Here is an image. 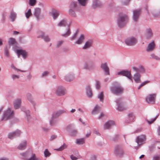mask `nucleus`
Instances as JSON below:
<instances>
[{
    "label": "nucleus",
    "instance_id": "f704fd0d",
    "mask_svg": "<svg viewBox=\"0 0 160 160\" xmlns=\"http://www.w3.org/2000/svg\"><path fill=\"white\" fill-rule=\"evenodd\" d=\"M103 97L104 95L103 92H102L101 93L98 95V98L99 99L100 101L103 102Z\"/></svg>",
    "mask_w": 160,
    "mask_h": 160
},
{
    "label": "nucleus",
    "instance_id": "a19ab883",
    "mask_svg": "<svg viewBox=\"0 0 160 160\" xmlns=\"http://www.w3.org/2000/svg\"><path fill=\"white\" fill-rule=\"evenodd\" d=\"M77 2H73L71 4V8L74 9L77 7Z\"/></svg>",
    "mask_w": 160,
    "mask_h": 160
},
{
    "label": "nucleus",
    "instance_id": "de8ad7c7",
    "mask_svg": "<svg viewBox=\"0 0 160 160\" xmlns=\"http://www.w3.org/2000/svg\"><path fill=\"white\" fill-rule=\"evenodd\" d=\"M130 0H122V2L124 5H126L129 2Z\"/></svg>",
    "mask_w": 160,
    "mask_h": 160
},
{
    "label": "nucleus",
    "instance_id": "f03ea898",
    "mask_svg": "<svg viewBox=\"0 0 160 160\" xmlns=\"http://www.w3.org/2000/svg\"><path fill=\"white\" fill-rule=\"evenodd\" d=\"M128 20V17L126 15H120L118 20V23L119 27L124 26Z\"/></svg>",
    "mask_w": 160,
    "mask_h": 160
},
{
    "label": "nucleus",
    "instance_id": "09e8293b",
    "mask_svg": "<svg viewBox=\"0 0 160 160\" xmlns=\"http://www.w3.org/2000/svg\"><path fill=\"white\" fill-rule=\"evenodd\" d=\"M69 13L70 15L73 17H75V14L74 12L71 9L70 10Z\"/></svg>",
    "mask_w": 160,
    "mask_h": 160
},
{
    "label": "nucleus",
    "instance_id": "58836bf2",
    "mask_svg": "<svg viewBox=\"0 0 160 160\" xmlns=\"http://www.w3.org/2000/svg\"><path fill=\"white\" fill-rule=\"evenodd\" d=\"M67 147V145L64 144L63 145L61 146V147L57 149V151H61L63 150L64 149L66 148Z\"/></svg>",
    "mask_w": 160,
    "mask_h": 160
},
{
    "label": "nucleus",
    "instance_id": "20e7f679",
    "mask_svg": "<svg viewBox=\"0 0 160 160\" xmlns=\"http://www.w3.org/2000/svg\"><path fill=\"white\" fill-rule=\"evenodd\" d=\"M125 42L127 45L132 46L134 45L136 43L137 40L134 37H129L127 38Z\"/></svg>",
    "mask_w": 160,
    "mask_h": 160
},
{
    "label": "nucleus",
    "instance_id": "473e14b6",
    "mask_svg": "<svg viewBox=\"0 0 160 160\" xmlns=\"http://www.w3.org/2000/svg\"><path fill=\"white\" fill-rule=\"evenodd\" d=\"M28 160H41L40 158L37 157L34 154H32L31 157Z\"/></svg>",
    "mask_w": 160,
    "mask_h": 160
},
{
    "label": "nucleus",
    "instance_id": "b1692460",
    "mask_svg": "<svg viewBox=\"0 0 160 160\" xmlns=\"http://www.w3.org/2000/svg\"><path fill=\"white\" fill-rule=\"evenodd\" d=\"M65 112V111L64 110H59L53 114L52 118H57L59 116L60 114Z\"/></svg>",
    "mask_w": 160,
    "mask_h": 160
},
{
    "label": "nucleus",
    "instance_id": "423d86ee",
    "mask_svg": "<svg viewBox=\"0 0 160 160\" xmlns=\"http://www.w3.org/2000/svg\"><path fill=\"white\" fill-rule=\"evenodd\" d=\"M117 74L118 75H120L123 76H126L129 79L132 80V76L130 71L123 70L118 72Z\"/></svg>",
    "mask_w": 160,
    "mask_h": 160
},
{
    "label": "nucleus",
    "instance_id": "37998d69",
    "mask_svg": "<svg viewBox=\"0 0 160 160\" xmlns=\"http://www.w3.org/2000/svg\"><path fill=\"white\" fill-rule=\"evenodd\" d=\"M31 15L32 13L31 9H29L28 12L26 13V17L27 18H28Z\"/></svg>",
    "mask_w": 160,
    "mask_h": 160
},
{
    "label": "nucleus",
    "instance_id": "c85d7f7f",
    "mask_svg": "<svg viewBox=\"0 0 160 160\" xmlns=\"http://www.w3.org/2000/svg\"><path fill=\"white\" fill-rule=\"evenodd\" d=\"M52 14L54 19H55L59 15L58 12L55 10H52Z\"/></svg>",
    "mask_w": 160,
    "mask_h": 160
},
{
    "label": "nucleus",
    "instance_id": "4be33fe9",
    "mask_svg": "<svg viewBox=\"0 0 160 160\" xmlns=\"http://www.w3.org/2000/svg\"><path fill=\"white\" fill-rule=\"evenodd\" d=\"M86 93L88 96L91 98L92 96V92L89 86H88L86 88Z\"/></svg>",
    "mask_w": 160,
    "mask_h": 160
},
{
    "label": "nucleus",
    "instance_id": "f8f14e48",
    "mask_svg": "<svg viewBox=\"0 0 160 160\" xmlns=\"http://www.w3.org/2000/svg\"><path fill=\"white\" fill-rule=\"evenodd\" d=\"M135 116L132 113H130L128 114L127 118L125 120V122L127 123H129L132 122Z\"/></svg>",
    "mask_w": 160,
    "mask_h": 160
},
{
    "label": "nucleus",
    "instance_id": "7c9ffc66",
    "mask_svg": "<svg viewBox=\"0 0 160 160\" xmlns=\"http://www.w3.org/2000/svg\"><path fill=\"white\" fill-rule=\"evenodd\" d=\"M88 0H78L79 3L82 6H85Z\"/></svg>",
    "mask_w": 160,
    "mask_h": 160
},
{
    "label": "nucleus",
    "instance_id": "bf43d9fd",
    "mask_svg": "<svg viewBox=\"0 0 160 160\" xmlns=\"http://www.w3.org/2000/svg\"><path fill=\"white\" fill-rule=\"evenodd\" d=\"M100 87L99 82L98 81H97L96 88L97 89H98Z\"/></svg>",
    "mask_w": 160,
    "mask_h": 160
},
{
    "label": "nucleus",
    "instance_id": "69168bd1",
    "mask_svg": "<svg viewBox=\"0 0 160 160\" xmlns=\"http://www.w3.org/2000/svg\"><path fill=\"white\" fill-rule=\"evenodd\" d=\"M77 132V131L75 130H73V132L72 133V135L74 136L75 135V134Z\"/></svg>",
    "mask_w": 160,
    "mask_h": 160
},
{
    "label": "nucleus",
    "instance_id": "680f3d73",
    "mask_svg": "<svg viewBox=\"0 0 160 160\" xmlns=\"http://www.w3.org/2000/svg\"><path fill=\"white\" fill-rule=\"evenodd\" d=\"M56 137V136L55 135H53L52 136H51L50 138V140L51 141L53 140Z\"/></svg>",
    "mask_w": 160,
    "mask_h": 160
},
{
    "label": "nucleus",
    "instance_id": "9d476101",
    "mask_svg": "<svg viewBox=\"0 0 160 160\" xmlns=\"http://www.w3.org/2000/svg\"><path fill=\"white\" fill-rule=\"evenodd\" d=\"M101 68L105 72L106 75H109V68L107 66V63L106 62L102 63L101 66Z\"/></svg>",
    "mask_w": 160,
    "mask_h": 160
},
{
    "label": "nucleus",
    "instance_id": "338daca9",
    "mask_svg": "<svg viewBox=\"0 0 160 160\" xmlns=\"http://www.w3.org/2000/svg\"><path fill=\"white\" fill-rule=\"evenodd\" d=\"M104 116V114L102 113H101L100 114V116H99L98 118V119H100L102 118Z\"/></svg>",
    "mask_w": 160,
    "mask_h": 160
},
{
    "label": "nucleus",
    "instance_id": "393cba45",
    "mask_svg": "<svg viewBox=\"0 0 160 160\" xmlns=\"http://www.w3.org/2000/svg\"><path fill=\"white\" fill-rule=\"evenodd\" d=\"M40 13V9L39 8H37L35 9L34 15L38 19Z\"/></svg>",
    "mask_w": 160,
    "mask_h": 160
},
{
    "label": "nucleus",
    "instance_id": "603ef678",
    "mask_svg": "<svg viewBox=\"0 0 160 160\" xmlns=\"http://www.w3.org/2000/svg\"><path fill=\"white\" fill-rule=\"evenodd\" d=\"M138 68L139 72H143L144 71V69L142 66H140Z\"/></svg>",
    "mask_w": 160,
    "mask_h": 160
},
{
    "label": "nucleus",
    "instance_id": "c9c22d12",
    "mask_svg": "<svg viewBox=\"0 0 160 160\" xmlns=\"http://www.w3.org/2000/svg\"><path fill=\"white\" fill-rule=\"evenodd\" d=\"M66 24V22L65 20H63L61 21L58 24V26L60 27L64 26Z\"/></svg>",
    "mask_w": 160,
    "mask_h": 160
},
{
    "label": "nucleus",
    "instance_id": "4c0bfd02",
    "mask_svg": "<svg viewBox=\"0 0 160 160\" xmlns=\"http://www.w3.org/2000/svg\"><path fill=\"white\" fill-rule=\"evenodd\" d=\"M70 33L71 32L70 31V29L69 28H68L67 29V32H66V33L62 34V35L63 37H67L69 36L70 35Z\"/></svg>",
    "mask_w": 160,
    "mask_h": 160
},
{
    "label": "nucleus",
    "instance_id": "5701e85b",
    "mask_svg": "<svg viewBox=\"0 0 160 160\" xmlns=\"http://www.w3.org/2000/svg\"><path fill=\"white\" fill-rule=\"evenodd\" d=\"M26 146V141H24L21 142L18 146V148L19 150H23L25 148Z\"/></svg>",
    "mask_w": 160,
    "mask_h": 160
},
{
    "label": "nucleus",
    "instance_id": "2eb2a0df",
    "mask_svg": "<svg viewBox=\"0 0 160 160\" xmlns=\"http://www.w3.org/2000/svg\"><path fill=\"white\" fill-rule=\"evenodd\" d=\"M121 99H119L117 100L116 102L117 103L118 105V111H122L125 109V108L123 106H122L121 103Z\"/></svg>",
    "mask_w": 160,
    "mask_h": 160
},
{
    "label": "nucleus",
    "instance_id": "ddd939ff",
    "mask_svg": "<svg viewBox=\"0 0 160 160\" xmlns=\"http://www.w3.org/2000/svg\"><path fill=\"white\" fill-rule=\"evenodd\" d=\"M140 13V9L136 10L133 12V20L134 21H136L138 20Z\"/></svg>",
    "mask_w": 160,
    "mask_h": 160
},
{
    "label": "nucleus",
    "instance_id": "4468645a",
    "mask_svg": "<svg viewBox=\"0 0 160 160\" xmlns=\"http://www.w3.org/2000/svg\"><path fill=\"white\" fill-rule=\"evenodd\" d=\"M16 53L18 54V58L20 55H22L23 58H25L27 55V52L25 51L22 49L17 50Z\"/></svg>",
    "mask_w": 160,
    "mask_h": 160
},
{
    "label": "nucleus",
    "instance_id": "dca6fc26",
    "mask_svg": "<svg viewBox=\"0 0 160 160\" xmlns=\"http://www.w3.org/2000/svg\"><path fill=\"white\" fill-rule=\"evenodd\" d=\"M152 36V30L150 28H148L146 30L145 36L147 39H150Z\"/></svg>",
    "mask_w": 160,
    "mask_h": 160
},
{
    "label": "nucleus",
    "instance_id": "7ed1b4c3",
    "mask_svg": "<svg viewBox=\"0 0 160 160\" xmlns=\"http://www.w3.org/2000/svg\"><path fill=\"white\" fill-rule=\"evenodd\" d=\"M111 90L113 93L118 95L122 92L123 89L120 85L117 84L112 87L111 88Z\"/></svg>",
    "mask_w": 160,
    "mask_h": 160
},
{
    "label": "nucleus",
    "instance_id": "0e129e2a",
    "mask_svg": "<svg viewBox=\"0 0 160 160\" xmlns=\"http://www.w3.org/2000/svg\"><path fill=\"white\" fill-rule=\"evenodd\" d=\"M77 36V33H75L73 35V36L72 38L71 39L72 40L74 39Z\"/></svg>",
    "mask_w": 160,
    "mask_h": 160
},
{
    "label": "nucleus",
    "instance_id": "f257e3e1",
    "mask_svg": "<svg viewBox=\"0 0 160 160\" xmlns=\"http://www.w3.org/2000/svg\"><path fill=\"white\" fill-rule=\"evenodd\" d=\"M14 115L13 111L8 108L4 112L3 116L1 119V121L7 120L13 117Z\"/></svg>",
    "mask_w": 160,
    "mask_h": 160
},
{
    "label": "nucleus",
    "instance_id": "e433bc0d",
    "mask_svg": "<svg viewBox=\"0 0 160 160\" xmlns=\"http://www.w3.org/2000/svg\"><path fill=\"white\" fill-rule=\"evenodd\" d=\"M84 139L82 138L77 139V143L78 144H82L84 143Z\"/></svg>",
    "mask_w": 160,
    "mask_h": 160
},
{
    "label": "nucleus",
    "instance_id": "9b49d317",
    "mask_svg": "<svg viewBox=\"0 0 160 160\" xmlns=\"http://www.w3.org/2000/svg\"><path fill=\"white\" fill-rule=\"evenodd\" d=\"M21 133V132L19 130H17L15 132L10 133L9 134L8 137L10 139H12L13 138L19 136Z\"/></svg>",
    "mask_w": 160,
    "mask_h": 160
},
{
    "label": "nucleus",
    "instance_id": "a211bd4d",
    "mask_svg": "<svg viewBox=\"0 0 160 160\" xmlns=\"http://www.w3.org/2000/svg\"><path fill=\"white\" fill-rule=\"evenodd\" d=\"M114 125V122L113 121H109L106 122L104 124V128L106 129H109L111 127Z\"/></svg>",
    "mask_w": 160,
    "mask_h": 160
},
{
    "label": "nucleus",
    "instance_id": "39448f33",
    "mask_svg": "<svg viewBox=\"0 0 160 160\" xmlns=\"http://www.w3.org/2000/svg\"><path fill=\"white\" fill-rule=\"evenodd\" d=\"M156 94H150L146 98L147 102L149 103H154L155 101Z\"/></svg>",
    "mask_w": 160,
    "mask_h": 160
},
{
    "label": "nucleus",
    "instance_id": "ea45409f",
    "mask_svg": "<svg viewBox=\"0 0 160 160\" xmlns=\"http://www.w3.org/2000/svg\"><path fill=\"white\" fill-rule=\"evenodd\" d=\"M36 0H29V4L30 6H33L36 3Z\"/></svg>",
    "mask_w": 160,
    "mask_h": 160
},
{
    "label": "nucleus",
    "instance_id": "79ce46f5",
    "mask_svg": "<svg viewBox=\"0 0 160 160\" xmlns=\"http://www.w3.org/2000/svg\"><path fill=\"white\" fill-rule=\"evenodd\" d=\"M151 58L152 59H154L156 60H160V58H158L157 56L155 55L154 54H151Z\"/></svg>",
    "mask_w": 160,
    "mask_h": 160
},
{
    "label": "nucleus",
    "instance_id": "8fccbe9b",
    "mask_svg": "<svg viewBox=\"0 0 160 160\" xmlns=\"http://www.w3.org/2000/svg\"><path fill=\"white\" fill-rule=\"evenodd\" d=\"M27 97L28 99L30 102H32V96L30 94H28L27 95Z\"/></svg>",
    "mask_w": 160,
    "mask_h": 160
},
{
    "label": "nucleus",
    "instance_id": "bb28decb",
    "mask_svg": "<svg viewBox=\"0 0 160 160\" xmlns=\"http://www.w3.org/2000/svg\"><path fill=\"white\" fill-rule=\"evenodd\" d=\"M84 36L83 35H81L80 37L78 38V40L76 42V43L77 44H81L84 39Z\"/></svg>",
    "mask_w": 160,
    "mask_h": 160
},
{
    "label": "nucleus",
    "instance_id": "3c124183",
    "mask_svg": "<svg viewBox=\"0 0 160 160\" xmlns=\"http://www.w3.org/2000/svg\"><path fill=\"white\" fill-rule=\"evenodd\" d=\"M99 3V2L98 1H95L94 2V4H93V6L94 8H95L96 7H98V4Z\"/></svg>",
    "mask_w": 160,
    "mask_h": 160
},
{
    "label": "nucleus",
    "instance_id": "864d4df0",
    "mask_svg": "<svg viewBox=\"0 0 160 160\" xmlns=\"http://www.w3.org/2000/svg\"><path fill=\"white\" fill-rule=\"evenodd\" d=\"M49 72L48 71H45L42 74V77L46 76L49 74Z\"/></svg>",
    "mask_w": 160,
    "mask_h": 160
},
{
    "label": "nucleus",
    "instance_id": "2f4dec72",
    "mask_svg": "<svg viewBox=\"0 0 160 160\" xmlns=\"http://www.w3.org/2000/svg\"><path fill=\"white\" fill-rule=\"evenodd\" d=\"M46 42H49L50 39L48 36H45V34L43 33H42V34L40 36Z\"/></svg>",
    "mask_w": 160,
    "mask_h": 160
},
{
    "label": "nucleus",
    "instance_id": "c03bdc74",
    "mask_svg": "<svg viewBox=\"0 0 160 160\" xmlns=\"http://www.w3.org/2000/svg\"><path fill=\"white\" fill-rule=\"evenodd\" d=\"M149 81H146L142 83L138 88V89H139L141 87L145 85L146 84L149 82Z\"/></svg>",
    "mask_w": 160,
    "mask_h": 160
},
{
    "label": "nucleus",
    "instance_id": "49530a36",
    "mask_svg": "<svg viewBox=\"0 0 160 160\" xmlns=\"http://www.w3.org/2000/svg\"><path fill=\"white\" fill-rule=\"evenodd\" d=\"M45 156L46 157L47 156H48L50 155V153L49 152L48 149H46L45 150L44 152Z\"/></svg>",
    "mask_w": 160,
    "mask_h": 160
},
{
    "label": "nucleus",
    "instance_id": "412c9836",
    "mask_svg": "<svg viewBox=\"0 0 160 160\" xmlns=\"http://www.w3.org/2000/svg\"><path fill=\"white\" fill-rule=\"evenodd\" d=\"M92 41L89 40L87 41L85 43L84 46L83 47V49H86L89 48L92 46Z\"/></svg>",
    "mask_w": 160,
    "mask_h": 160
},
{
    "label": "nucleus",
    "instance_id": "a878e982",
    "mask_svg": "<svg viewBox=\"0 0 160 160\" xmlns=\"http://www.w3.org/2000/svg\"><path fill=\"white\" fill-rule=\"evenodd\" d=\"M100 110V108L98 106H96L95 108L92 110V113L93 115H94L97 114Z\"/></svg>",
    "mask_w": 160,
    "mask_h": 160
},
{
    "label": "nucleus",
    "instance_id": "6ab92c4d",
    "mask_svg": "<svg viewBox=\"0 0 160 160\" xmlns=\"http://www.w3.org/2000/svg\"><path fill=\"white\" fill-rule=\"evenodd\" d=\"M21 102V100L20 99H17L15 101L14 105L15 109H17L20 107Z\"/></svg>",
    "mask_w": 160,
    "mask_h": 160
},
{
    "label": "nucleus",
    "instance_id": "0eeeda50",
    "mask_svg": "<svg viewBox=\"0 0 160 160\" xmlns=\"http://www.w3.org/2000/svg\"><path fill=\"white\" fill-rule=\"evenodd\" d=\"M146 140V136L144 135H142L137 137L136 141L138 145L139 146L142 144Z\"/></svg>",
    "mask_w": 160,
    "mask_h": 160
},
{
    "label": "nucleus",
    "instance_id": "13d9d810",
    "mask_svg": "<svg viewBox=\"0 0 160 160\" xmlns=\"http://www.w3.org/2000/svg\"><path fill=\"white\" fill-rule=\"evenodd\" d=\"M157 117H156L152 120V121H148V120H147L148 123L149 124H151L154 121H155L156 119L157 118Z\"/></svg>",
    "mask_w": 160,
    "mask_h": 160
},
{
    "label": "nucleus",
    "instance_id": "4d7b16f0",
    "mask_svg": "<svg viewBox=\"0 0 160 160\" xmlns=\"http://www.w3.org/2000/svg\"><path fill=\"white\" fill-rule=\"evenodd\" d=\"M12 78L13 79H15L16 78L18 79L19 78V76L17 75H13L12 76Z\"/></svg>",
    "mask_w": 160,
    "mask_h": 160
},
{
    "label": "nucleus",
    "instance_id": "cd10ccee",
    "mask_svg": "<svg viewBox=\"0 0 160 160\" xmlns=\"http://www.w3.org/2000/svg\"><path fill=\"white\" fill-rule=\"evenodd\" d=\"M74 78V77L72 75H69L66 76L65 79L66 81L70 82L72 81Z\"/></svg>",
    "mask_w": 160,
    "mask_h": 160
},
{
    "label": "nucleus",
    "instance_id": "c756f323",
    "mask_svg": "<svg viewBox=\"0 0 160 160\" xmlns=\"http://www.w3.org/2000/svg\"><path fill=\"white\" fill-rule=\"evenodd\" d=\"M16 15L15 13L13 12H12L10 15V18L11 19L12 21H13L16 17Z\"/></svg>",
    "mask_w": 160,
    "mask_h": 160
},
{
    "label": "nucleus",
    "instance_id": "5fc2aeb1",
    "mask_svg": "<svg viewBox=\"0 0 160 160\" xmlns=\"http://www.w3.org/2000/svg\"><path fill=\"white\" fill-rule=\"evenodd\" d=\"M132 70L135 72H139V68L134 67L132 68Z\"/></svg>",
    "mask_w": 160,
    "mask_h": 160
},
{
    "label": "nucleus",
    "instance_id": "72a5a7b5",
    "mask_svg": "<svg viewBox=\"0 0 160 160\" xmlns=\"http://www.w3.org/2000/svg\"><path fill=\"white\" fill-rule=\"evenodd\" d=\"M16 41L15 39L13 38H10L8 41V44L10 45H12L15 44Z\"/></svg>",
    "mask_w": 160,
    "mask_h": 160
},
{
    "label": "nucleus",
    "instance_id": "f3484780",
    "mask_svg": "<svg viewBox=\"0 0 160 160\" xmlns=\"http://www.w3.org/2000/svg\"><path fill=\"white\" fill-rule=\"evenodd\" d=\"M155 45L154 42L149 43L147 48L146 51L148 52H150L153 51L155 48Z\"/></svg>",
    "mask_w": 160,
    "mask_h": 160
},
{
    "label": "nucleus",
    "instance_id": "1a4fd4ad",
    "mask_svg": "<svg viewBox=\"0 0 160 160\" xmlns=\"http://www.w3.org/2000/svg\"><path fill=\"white\" fill-rule=\"evenodd\" d=\"M124 153L122 147L121 146H117L115 148L114 153L119 156L122 155Z\"/></svg>",
    "mask_w": 160,
    "mask_h": 160
},
{
    "label": "nucleus",
    "instance_id": "052dcab7",
    "mask_svg": "<svg viewBox=\"0 0 160 160\" xmlns=\"http://www.w3.org/2000/svg\"><path fill=\"white\" fill-rule=\"evenodd\" d=\"M71 158L72 160H76L78 159L77 158L73 155L71 156Z\"/></svg>",
    "mask_w": 160,
    "mask_h": 160
},
{
    "label": "nucleus",
    "instance_id": "e2e57ef3",
    "mask_svg": "<svg viewBox=\"0 0 160 160\" xmlns=\"http://www.w3.org/2000/svg\"><path fill=\"white\" fill-rule=\"evenodd\" d=\"M160 158L158 156H156L154 157V160H160Z\"/></svg>",
    "mask_w": 160,
    "mask_h": 160
},
{
    "label": "nucleus",
    "instance_id": "aec40b11",
    "mask_svg": "<svg viewBox=\"0 0 160 160\" xmlns=\"http://www.w3.org/2000/svg\"><path fill=\"white\" fill-rule=\"evenodd\" d=\"M140 75L139 73H137L135 74L134 75L133 78L135 82L137 83L140 82Z\"/></svg>",
    "mask_w": 160,
    "mask_h": 160
},
{
    "label": "nucleus",
    "instance_id": "6e6552de",
    "mask_svg": "<svg viewBox=\"0 0 160 160\" xmlns=\"http://www.w3.org/2000/svg\"><path fill=\"white\" fill-rule=\"evenodd\" d=\"M66 93V90L63 87L61 86L59 87L56 92L57 95L59 96L64 95Z\"/></svg>",
    "mask_w": 160,
    "mask_h": 160
},
{
    "label": "nucleus",
    "instance_id": "774afa93",
    "mask_svg": "<svg viewBox=\"0 0 160 160\" xmlns=\"http://www.w3.org/2000/svg\"><path fill=\"white\" fill-rule=\"evenodd\" d=\"M158 135H160V126L159 127L158 130Z\"/></svg>",
    "mask_w": 160,
    "mask_h": 160
},
{
    "label": "nucleus",
    "instance_id": "a18cd8bd",
    "mask_svg": "<svg viewBox=\"0 0 160 160\" xmlns=\"http://www.w3.org/2000/svg\"><path fill=\"white\" fill-rule=\"evenodd\" d=\"M93 66L90 65H86L85 67V68L87 69H92L93 68Z\"/></svg>",
    "mask_w": 160,
    "mask_h": 160
},
{
    "label": "nucleus",
    "instance_id": "6e6d98bb",
    "mask_svg": "<svg viewBox=\"0 0 160 160\" xmlns=\"http://www.w3.org/2000/svg\"><path fill=\"white\" fill-rule=\"evenodd\" d=\"M63 43V41H61L58 42L57 44V46L58 47H60Z\"/></svg>",
    "mask_w": 160,
    "mask_h": 160
}]
</instances>
